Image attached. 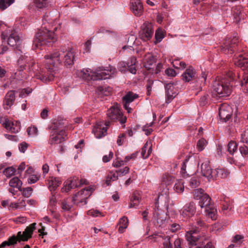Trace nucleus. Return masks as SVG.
I'll use <instances>...</instances> for the list:
<instances>
[{
    "instance_id": "nucleus-52",
    "label": "nucleus",
    "mask_w": 248,
    "mask_h": 248,
    "mask_svg": "<svg viewBox=\"0 0 248 248\" xmlns=\"http://www.w3.org/2000/svg\"><path fill=\"white\" fill-rule=\"evenodd\" d=\"M154 83V81L152 79H148L147 83L146 85L147 90V95L150 96L151 95V92L152 91V85Z\"/></svg>"
},
{
    "instance_id": "nucleus-49",
    "label": "nucleus",
    "mask_w": 248,
    "mask_h": 248,
    "mask_svg": "<svg viewBox=\"0 0 248 248\" xmlns=\"http://www.w3.org/2000/svg\"><path fill=\"white\" fill-rule=\"evenodd\" d=\"M119 177L125 175L129 171V168L128 167H125L123 169H120L116 170Z\"/></svg>"
},
{
    "instance_id": "nucleus-48",
    "label": "nucleus",
    "mask_w": 248,
    "mask_h": 248,
    "mask_svg": "<svg viewBox=\"0 0 248 248\" xmlns=\"http://www.w3.org/2000/svg\"><path fill=\"white\" fill-rule=\"evenodd\" d=\"M32 92V89L31 88L28 87L22 89L20 94L19 97L21 98L25 97L26 95H28Z\"/></svg>"
},
{
    "instance_id": "nucleus-30",
    "label": "nucleus",
    "mask_w": 248,
    "mask_h": 248,
    "mask_svg": "<svg viewBox=\"0 0 248 248\" xmlns=\"http://www.w3.org/2000/svg\"><path fill=\"white\" fill-rule=\"evenodd\" d=\"M104 123L102 121L98 122L96 124V128L99 130L100 134L96 137L98 139H100L102 137L105 136L108 131V127L103 126Z\"/></svg>"
},
{
    "instance_id": "nucleus-43",
    "label": "nucleus",
    "mask_w": 248,
    "mask_h": 248,
    "mask_svg": "<svg viewBox=\"0 0 248 248\" xmlns=\"http://www.w3.org/2000/svg\"><path fill=\"white\" fill-rule=\"evenodd\" d=\"M87 215L92 217H97L99 216L103 217L104 215L99 210L94 209H91L87 211Z\"/></svg>"
},
{
    "instance_id": "nucleus-34",
    "label": "nucleus",
    "mask_w": 248,
    "mask_h": 248,
    "mask_svg": "<svg viewBox=\"0 0 248 248\" xmlns=\"http://www.w3.org/2000/svg\"><path fill=\"white\" fill-rule=\"evenodd\" d=\"M238 148V144L235 141L231 140L228 144L227 150L229 153L233 155L237 151Z\"/></svg>"
},
{
    "instance_id": "nucleus-5",
    "label": "nucleus",
    "mask_w": 248,
    "mask_h": 248,
    "mask_svg": "<svg viewBox=\"0 0 248 248\" xmlns=\"http://www.w3.org/2000/svg\"><path fill=\"white\" fill-rule=\"evenodd\" d=\"M195 69L192 66H190L182 75V78L186 82H189L192 80H194L196 87V89L198 90V92H201L202 91V86L205 84L208 72L202 71L201 74L196 77H195Z\"/></svg>"
},
{
    "instance_id": "nucleus-25",
    "label": "nucleus",
    "mask_w": 248,
    "mask_h": 248,
    "mask_svg": "<svg viewBox=\"0 0 248 248\" xmlns=\"http://www.w3.org/2000/svg\"><path fill=\"white\" fill-rule=\"evenodd\" d=\"M66 139L64 137H59L55 131L51 132L49 137L48 143L53 145L54 144H61L65 141Z\"/></svg>"
},
{
    "instance_id": "nucleus-32",
    "label": "nucleus",
    "mask_w": 248,
    "mask_h": 248,
    "mask_svg": "<svg viewBox=\"0 0 248 248\" xmlns=\"http://www.w3.org/2000/svg\"><path fill=\"white\" fill-rule=\"evenodd\" d=\"M139 95L137 93H134L132 92H128L123 97V102H125L127 103H130L134 101V100L138 98Z\"/></svg>"
},
{
    "instance_id": "nucleus-27",
    "label": "nucleus",
    "mask_w": 248,
    "mask_h": 248,
    "mask_svg": "<svg viewBox=\"0 0 248 248\" xmlns=\"http://www.w3.org/2000/svg\"><path fill=\"white\" fill-rule=\"evenodd\" d=\"M16 91L11 90L9 91L6 94L4 100V104L9 107L12 106L15 101V93Z\"/></svg>"
},
{
    "instance_id": "nucleus-18",
    "label": "nucleus",
    "mask_w": 248,
    "mask_h": 248,
    "mask_svg": "<svg viewBox=\"0 0 248 248\" xmlns=\"http://www.w3.org/2000/svg\"><path fill=\"white\" fill-rule=\"evenodd\" d=\"M234 62L235 65L241 68L243 70L248 68V55L246 54H240L238 56L235 55Z\"/></svg>"
},
{
    "instance_id": "nucleus-29",
    "label": "nucleus",
    "mask_w": 248,
    "mask_h": 248,
    "mask_svg": "<svg viewBox=\"0 0 248 248\" xmlns=\"http://www.w3.org/2000/svg\"><path fill=\"white\" fill-rule=\"evenodd\" d=\"M9 185L11 187L18 188L20 191L22 190V182L17 177L12 178L9 181Z\"/></svg>"
},
{
    "instance_id": "nucleus-8",
    "label": "nucleus",
    "mask_w": 248,
    "mask_h": 248,
    "mask_svg": "<svg viewBox=\"0 0 248 248\" xmlns=\"http://www.w3.org/2000/svg\"><path fill=\"white\" fill-rule=\"evenodd\" d=\"M72 46L71 45L68 44V47L67 48H64V46L61 48V52L60 51H55L60 54L59 59L60 60L57 61L55 60V68L57 66V64L61 63L62 60L61 58H63L62 61L64 65L68 66H71L74 64V62L76 61V58L74 54V52L72 51ZM55 53V52H54Z\"/></svg>"
},
{
    "instance_id": "nucleus-6",
    "label": "nucleus",
    "mask_w": 248,
    "mask_h": 248,
    "mask_svg": "<svg viewBox=\"0 0 248 248\" xmlns=\"http://www.w3.org/2000/svg\"><path fill=\"white\" fill-rule=\"evenodd\" d=\"M232 92V86L228 80L223 79L215 83L212 92V97L217 100L224 99Z\"/></svg>"
},
{
    "instance_id": "nucleus-36",
    "label": "nucleus",
    "mask_w": 248,
    "mask_h": 248,
    "mask_svg": "<svg viewBox=\"0 0 248 248\" xmlns=\"http://www.w3.org/2000/svg\"><path fill=\"white\" fill-rule=\"evenodd\" d=\"M165 37L163 31L161 29H158L156 30L155 32V39L154 44L155 45L160 43L162 39Z\"/></svg>"
},
{
    "instance_id": "nucleus-19",
    "label": "nucleus",
    "mask_w": 248,
    "mask_h": 248,
    "mask_svg": "<svg viewBox=\"0 0 248 248\" xmlns=\"http://www.w3.org/2000/svg\"><path fill=\"white\" fill-rule=\"evenodd\" d=\"M20 38L15 30H12L8 38L7 43L11 46H16L15 50L21 51V46L17 43L19 41Z\"/></svg>"
},
{
    "instance_id": "nucleus-10",
    "label": "nucleus",
    "mask_w": 248,
    "mask_h": 248,
    "mask_svg": "<svg viewBox=\"0 0 248 248\" xmlns=\"http://www.w3.org/2000/svg\"><path fill=\"white\" fill-rule=\"evenodd\" d=\"M239 41L237 37H233L228 42H226L222 46L221 51L225 54H233L239 50Z\"/></svg>"
},
{
    "instance_id": "nucleus-37",
    "label": "nucleus",
    "mask_w": 248,
    "mask_h": 248,
    "mask_svg": "<svg viewBox=\"0 0 248 248\" xmlns=\"http://www.w3.org/2000/svg\"><path fill=\"white\" fill-rule=\"evenodd\" d=\"M62 181L60 180L59 178L55 177L52 180L51 184L49 185L48 188L51 192L54 191L58 186L61 184Z\"/></svg>"
},
{
    "instance_id": "nucleus-44",
    "label": "nucleus",
    "mask_w": 248,
    "mask_h": 248,
    "mask_svg": "<svg viewBox=\"0 0 248 248\" xmlns=\"http://www.w3.org/2000/svg\"><path fill=\"white\" fill-rule=\"evenodd\" d=\"M40 177V174H31L28 178V182L29 184H34L39 181Z\"/></svg>"
},
{
    "instance_id": "nucleus-14",
    "label": "nucleus",
    "mask_w": 248,
    "mask_h": 248,
    "mask_svg": "<svg viewBox=\"0 0 248 248\" xmlns=\"http://www.w3.org/2000/svg\"><path fill=\"white\" fill-rule=\"evenodd\" d=\"M165 90L166 103L169 104L173 100V99L177 95L178 93L174 91V85H176L177 83H175L173 81H170L169 83H166V81L163 82Z\"/></svg>"
},
{
    "instance_id": "nucleus-12",
    "label": "nucleus",
    "mask_w": 248,
    "mask_h": 248,
    "mask_svg": "<svg viewBox=\"0 0 248 248\" xmlns=\"http://www.w3.org/2000/svg\"><path fill=\"white\" fill-rule=\"evenodd\" d=\"M84 181L82 179L79 180L78 177L77 176L71 177L64 182L61 191L62 192H68L71 189L82 186L84 184Z\"/></svg>"
},
{
    "instance_id": "nucleus-31",
    "label": "nucleus",
    "mask_w": 248,
    "mask_h": 248,
    "mask_svg": "<svg viewBox=\"0 0 248 248\" xmlns=\"http://www.w3.org/2000/svg\"><path fill=\"white\" fill-rule=\"evenodd\" d=\"M156 59L153 56H150L146 59V62L144 63V67L147 71H152L153 73L154 71V68L151 67L154 62H155Z\"/></svg>"
},
{
    "instance_id": "nucleus-13",
    "label": "nucleus",
    "mask_w": 248,
    "mask_h": 248,
    "mask_svg": "<svg viewBox=\"0 0 248 248\" xmlns=\"http://www.w3.org/2000/svg\"><path fill=\"white\" fill-rule=\"evenodd\" d=\"M18 70L23 71L29 67L31 69L33 67L35 63V61L31 57H28L25 55H21L17 60Z\"/></svg>"
},
{
    "instance_id": "nucleus-4",
    "label": "nucleus",
    "mask_w": 248,
    "mask_h": 248,
    "mask_svg": "<svg viewBox=\"0 0 248 248\" xmlns=\"http://www.w3.org/2000/svg\"><path fill=\"white\" fill-rule=\"evenodd\" d=\"M60 54L58 52L50 53L45 56L46 61V68L47 69V73L40 74L36 75L37 78L41 80L45 83H47L54 79V76L53 73L55 70V60L57 61L59 59Z\"/></svg>"
},
{
    "instance_id": "nucleus-39",
    "label": "nucleus",
    "mask_w": 248,
    "mask_h": 248,
    "mask_svg": "<svg viewBox=\"0 0 248 248\" xmlns=\"http://www.w3.org/2000/svg\"><path fill=\"white\" fill-rule=\"evenodd\" d=\"M16 172V169L14 167H8L5 168L3 170V174L5 175L7 178H10L13 175H14Z\"/></svg>"
},
{
    "instance_id": "nucleus-62",
    "label": "nucleus",
    "mask_w": 248,
    "mask_h": 248,
    "mask_svg": "<svg viewBox=\"0 0 248 248\" xmlns=\"http://www.w3.org/2000/svg\"><path fill=\"white\" fill-rule=\"evenodd\" d=\"M174 188L177 192L182 193L184 191V186L181 185L179 183L175 184Z\"/></svg>"
},
{
    "instance_id": "nucleus-11",
    "label": "nucleus",
    "mask_w": 248,
    "mask_h": 248,
    "mask_svg": "<svg viewBox=\"0 0 248 248\" xmlns=\"http://www.w3.org/2000/svg\"><path fill=\"white\" fill-rule=\"evenodd\" d=\"M154 34V26L152 23L145 22L140 27L139 37L144 42L150 40Z\"/></svg>"
},
{
    "instance_id": "nucleus-41",
    "label": "nucleus",
    "mask_w": 248,
    "mask_h": 248,
    "mask_svg": "<svg viewBox=\"0 0 248 248\" xmlns=\"http://www.w3.org/2000/svg\"><path fill=\"white\" fill-rule=\"evenodd\" d=\"M15 0H0V9L4 10L10 6Z\"/></svg>"
},
{
    "instance_id": "nucleus-42",
    "label": "nucleus",
    "mask_w": 248,
    "mask_h": 248,
    "mask_svg": "<svg viewBox=\"0 0 248 248\" xmlns=\"http://www.w3.org/2000/svg\"><path fill=\"white\" fill-rule=\"evenodd\" d=\"M207 143V141L204 138H201L197 142V148L199 151H202Z\"/></svg>"
},
{
    "instance_id": "nucleus-63",
    "label": "nucleus",
    "mask_w": 248,
    "mask_h": 248,
    "mask_svg": "<svg viewBox=\"0 0 248 248\" xmlns=\"http://www.w3.org/2000/svg\"><path fill=\"white\" fill-rule=\"evenodd\" d=\"M138 154V152H136L130 155L126 156L124 158V162H127L130 159H135L137 157Z\"/></svg>"
},
{
    "instance_id": "nucleus-22",
    "label": "nucleus",
    "mask_w": 248,
    "mask_h": 248,
    "mask_svg": "<svg viewBox=\"0 0 248 248\" xmlns=\"http://www.w3.org/2000/svg\"><path fill=\"white\" fill-rule=\"evenodd\" d=\"M112 90V88L109 86H99L95 89L96 96L101 98L108 96L110 94Z\"/></svg>"
},
{
    "instance_id": "nucleus-24",
    "label": "nucleus",
    "mask_w": 248,
    "mask_h": 248,
    "mask_svg": "<svg viewBox=\"0 0 248 248\" xmlns=\"http://www.w3.org/2000/svg\"><path fill=\"white\" fill-rule=\"evenodd\" d=\"M202 175L207 177L208 181L210 180L213 178V175L214 173L210 165L208 163L202 164L201 166Z\"/></svg>"
},
{
    "instance_id": "nucleus-33",
    "label": "nucleus",
    "mask_w": 248,
    "mask_h": 248,
    "mask_svg": "<svg viewBox=\"0 0 248 248\" xmlns=\"http://www.w3.org/2000/svg\"><path fill=\"white\" fill-rule=\"evenodd\" d=\"M61 124L62 123L59 121H58V122L54 123V128H53V131H55V132L57 133V134H58V136L59 137H64L67 139V138H66L67 137V134L66 133V131L65 130L62 129L58 131L59 126H60Z\"/></svg>"
},
{
    "instance_id": "nucleus-3",
    "label": "nucleus",
    "mask_w": 248,
    "mask_h": 248,
    "mask_svg": "<svg viewBox=\"0 0 248 248\" xmlns=\"http://www.w3.org/2000/svg\"><path fill=\"white\" fill-rule=\"evenodd\" d=\"M36 223L34 222L27 226L22 232L19 231L16 235L13 234L9 237L7 240L1 243V247H6L15 246L17 242H27L32 237L34 231L36 229Z\"/></svg>"
},
{
    "instance_id": "nucleus-56",
    "label": "nucleus",
    "mask_w": 248,
    "mask_h": 248,
    "mask_svg": "<svg viewBox=\"0 0 248 248\" xmlns=\"http://www.w3.org/2000/svg\"><path fill=\"white\" fill-rule=\"evenodd\" d=\"M165 242H163V245L164 248H172V245L170 243V237L167 236L165 238Z\"/></svg>"
},
{
    "instance_id": "nucleus-20",
    "label": "nucleus",
    "mask_w": 248,
    "mask_h": 248,
    "mask_svg": "<svg viewBox=\"0 0 248 248\" xmlns=\"http://www.w3.org/2000/svg\"><path fill=\"white\" fill-rule=\"evenodd\" d=\"M130 9L133 12L134 15L140 16L142 13L143 7L140 0H131Z\"/></svg>"
},
{
    "instance_id": "nucleus-40",
    "label": "nucleus",
    "mask_w": 248,
    "mask_h": 248,
    "mask_svg": "<svg viewBox=\"0 0 248 248\" xmlns=\"http://www.w3.org/2000/svg\"><path fill=\"white\" fill-rule=\"evenodd\" d=\"M214 173H216V175L220 177L221 178H226L229 174V172L224 169H217L214 170Z\"/></svg>"
},
{
    "instance_id": "nucleus-2",
    "label": "nucleus",
    "mask_w": 248,
    "mask_h": 248,
    "mask_svg": "<svg viewBox=\"0 0 248 248\" xmlns=\"http://www.w3.org/2000/svg\"><path fill=\"white\" fill-rule=\"evenodd\" d=\"M57 40V35L53 31L42 28L36 33L33 41V46L35 48H41L44 46H52Z\"/></svg>"
},
{
    "instance_id": "nucleus-64",
    "label": "nucleus",
    "mask_w": 248,
    "mask_h": 248,
    "mask_svg": "<svg viewBox=\"0 0 248 248\" xmlns=\"http://www.w3.org/2000/svg\"><path fill=\"white\" fill-rule=\"evenodd\" d=\"M62 208L64 211H69L71 209V206L68 205L65 202H62Z\"/></svg>"
},
{
    "instance_id": "nucleus-54",
    "label": "nucleus",
    "mask_w": 248,
    "mask_h": 248,
    "mask_svg": "<svg viewBox=\"0 0 248 248\" xmlns=\"http://www.w3.org/2000/svg\"><path fill=\"white\" fill-rule=\"evenodd\" d=\"M156 221H157V225L161 227L162 225L164 223V222L166 220V217H161L158 213H156Z\"/></svg>"
},
{
    "instance_id": "nucleus-28",
    "label": "nucleus",
    "mask_w": 248,
    "mask_h": 248,
    "mask_svg": "<svg viewBox=\"0 0 248 248\" xmlns=\"http://www.w3.org/2000/svg\"><path fill=\"white\" fill-rule=\"evenodd\" d=\"M3 124L4 125V127L7 129L11 131L13 133H18L20 129V127H14L13 125L14 124L13 122H10L8 118L5 119V122L3 123Z\"/></svg>"
},
{
    "instance_id": "nucleus-57",
    "label": "nucleus",
    "mask_w": 248,
    "mask_h": 248,
    "mask_svg": "<svg viewBox=\"0 0 248 248\" xmlns=\"http://www.w3.org/2000/svg\"><path fill=\"white\" fill-rule=\"evenodd\" d=\"M29 146V144L26 142H22L19 145V150L20 152L24 153Z\"/></svg>"
},
{
    "instance_id": "nucleus-38",
    "label": "nucleus",
    "mask_w": 248,
    "mask_h": 248,
    "mask_svg": "<svg viewBox=\"0 0 248 248\" xmlns=\"http://www.w3.org/2000/svg\"><path fill=\"white\" fill-rule=\"evenodd\" d=\"M191 157L190 155L186 156V158L184 159L182 164L181 169V172L183 177L189 176V175L186 173V164L189 161V158Z\"/></svg>"
},
{
    "instance_id": "nucleus-45",
    "label": "nucleus",
    "mask_w": 248,
    "mask_h": 248,
    "mask_svg": "<svg viewBox=\"0 0 248 248\" xmlns=\"http://www.w3.org/2000/svg\"><path fill=\"white\" fill-rule=\"evenodd\" d=\"M128 66V64L127 62L122 61L118 63V68L121 72L125 73L127 71Z\"/></svg>"
},
{
    "instance_id": "nucleus-50",
    "label": "nucleus",
    "mask_w": 248,
    "mask_h": 248,
    "mask_svg": "<svg viewBox=\"0 0 248 248\" xmlns=\"http://www.w3.org/2000/svg\"><path fill=\"white\" fill-rule=\"evenodd\" d=\"M208 94H205L204 95L201 97L199 100V105L201 107L205 106L208 103Z\"/></svg>"
},
{
    "instance_id": "nucleus-9",
    "label": "nucleus",
    "mask_w": 248,
    "mask_h": 248,
    "mask_svg": "<svg viewBox=\"0 0 248 248\" xmlns=\"http://www.w3.org/2000/svg\"><path fill=\"white\" fill-rule=\"evenodd\" d=\"M200 232L201 229L199 227H192L191 230L186 232L185 237L188 242L189 248L197 246V242L202 237Z\"/></svg>"
},
{
    "instance_id": "nucleus-35",
    "label": "nucleus",
    "mask_w": 248,
    "mask_h": 248,
    "mask_svg": "<svg viewBox=\"0 0 248 248\" xmlns=\"http://www.w3.org/2000/svg\"><path fill=\"white\" fill-rule=\"evenodd\" d=\"M243 80L241 81L240 84L244 92L248 93V72L244 73Z\"/></svg>"
},
{
    "instance_id": "nucleus-51",
    "label": "nucleus",
    "mask_w": 248,
    "mask_h": 248,
    "mask_svg": "<svg viewBox=\"0 0 248 248\" xmlns=\"http://www.w3.org/2000/svg\"><path fill=\"white\" fill-rule=\"evenodd\" d=\"M200 184V182L196 177H193L189 181V185L191 187H196Z\"/></svg>"
},
{
    "instance_id": "nucleus-16",
    "label": "nucleus",
    "mask_w": 248,
    "mask_h": 248,
    "mask_svg": "<svg viewBox=\"0 0 248 248\" xmlns=\"http://www.w3.org/2000/svg\"><path fill=\"white\" fill-rule=\"evenodd\" d=\"M179 212L180 215L186 219L193 217L196 212L195 203L193 201L186 203Z\"/></svg>"
},
{
    "instance_id": "nucleus-1",
    "label": "nucleus",
    "mask_w": 248,
    "mask_h": 248,
    "mask_svg": "<svg viewBox=\"0 0 248 248\" xmlns=\"http://www.w3.org/2000/svg\"><path fill=\"white\" fill-rule=\"evenodd\" d=\"M194 198L199 200V204L202 208H205V212L207 216L213 220L217 219V209L215 208L214 205L211 202V198L204 192L203 189H195L194 191Z\"/></svg>"
},
{
    "instance_id": "nucleus-60",
    "label": "nucleus",
    "mask_w": 248,
    "mask_h": 248,
    "mask_svg": "<svg viewBox=\"0 0 248 248\" xmlns=\"http://www.w3.org/2000/svg\"><path fill=\"white\" fill-rule=\"evenodd\" d=\"M131 40L132 41V42L130 44H129V45H127L124 46L123 47V48H122V49L123 50H126L127 48H130V49H132V48L133 49V45L135 43V41L136 40V38H135L134 36H131Z\"/></svg>"
},
{
    "instance_id": "nucleus-53",
    "label": "nucleus",
    "mask_w": 248,
    "mask_h": 248,
    "mask_svg": "<svg viewBox=\"0 0 248 248\" xmlns=\"http://www.w3.org/2000/svg\"><path fill=\"white\" fill-rule=\"evenodd\" d=\"M165 73L168 76L172 77H175L177 74V73L174 69L170 68H168L166 69Z\"/></svg>"
},
{
    "instance_id": "nucleus-17",
    "label": "nucleus",
    "mask_w": 248,
    "mask_h": 248,
    "mask_svg": "<svg viewBox=\"0 0 248 248\" xmlns=\"http://www.w3.org/2000/svg\"><path fill=\"white\" fill-rule=\"evenodd\" d=\"M107 115L108 118L112 122L117 121L119 118L123 116V114L121 111L117 103L108 110Z\"/></svg>"
},
{
    "instance_id": "nucleus-21",
    "label": "nucleus",
    "mask_w": 248,
    "mask_h": 248,
    "mask_svg": "<svg viewBox=\"0 0 248 248\" xmlns=\"http://www.w3.org/2000/svg\"><path fill=\"white\" fill-rule=\"evenodd\" d=\"M141 200L140 192L139 191H134L130 196V203L128 205L129 208H136Z\"/></svg>"
},
{
    "instance_id": "nucleus-59",
    "label": "nucleus",
    "mask_w": 248,
    "mask_h": 248,
    "mask_svg": "<svg viewBox=\"0 0 248 248\" xmlns=\"http://www.w3.org/2000/svg\"><path fill=\"white\" fill-rule=\"evenodd\" d=\"M38 130L36 127H29L27 129V132L29 135L32 134H36L37 133Z\"/></svg>"
},
{
    "instance_id": "nucleus-58",
    "label": "nucleus",
    "mask_w": 248,
    "mask_h": 248,
    "mask_svg": "<svg viewBox=\"0 0 248 248\" xmlns=\"http://www.w3.org/2000/svg\"><path fill=\"white\" fill-rule=\"evenodd\" d=\"M118 224H119L120 225L126 226V227H127L128 224V220L127 217L125 216L121 217L119 220Z\"/></svg>"
},
{
    "instance_id": "nucleus-23",
    "label": "nucleus",
    "mask_w": 248,
    "mask_h": 248,
    "mask_svg": "<svg viewBox=\"0 0 248 248\" xmlns=\"http://www.w3.org/2000/svg\"><path fill=\"white\" fill-rule=\"evenodd\" d=\"M94 187L89 186L88 187H86L83 189H82L80 191L75 193L72 198V202L74 204H75L76 201L77 200V198L78 195H84L86 197H89L92 194V193L94 191Z\"/></svg>"
},
{
    "instance_id": "nucleus-47",
    "label": "nucleus",
    "mask_w": 248,
    "mask_h": 248,
    "mask_svg": "<svg viewBox=\"0 0 248 248\" xmlns=\"http://www.w3.org/2000/svg\"><path fill=\"white\" fill-rule=\"evenodd\" d=\"M239 152L244 158H248V147L244 145L239 147Z\"/></svg>"
},
{
    "instance_id": "nucleus-26",
    "label": "nucleus",
    "mask_w": 248,
    "mask_h": 248,
    "mask_svg": "<svg viewBox=\"0 0 248 248\" xmlns=\"http://www.w3.org/2000/svg\"><path fill=\"white\" fill-rule=\"evenodd\" d=\"M233 22L238 23L242 18L244 19L245 15L242 12V8L240 6H237L232 11Z\"/></svg>"
},
{
    "instance_id": "nucleus-7",
    "label": "nucleus",
    "mask_w": 248,
    "mask_h": 248,
    "mask_svg": "<svg viewBox=\"0 0 248 248\" xmlns=\"http://www.w3.org/2000/svg\"><path fill=\"white\" fill-rule=\"evenodd\" d=\"M83 77L87 80H101L109 78L111 76L109 74V70L103 67H98L95 71L90 69H83Z\"/></svg>"
},
{
    "instance_id": "nucleus-15",
    "label": "nucleus",
    "mask_w": 248,
    "mask_h": 248,
    "mask_svg": "<svg viewBox=\"0 0 248 248\" xmlns=\"http://www.w3.org/2000/svg\"><path fill=\"white\" fill-rule=\"evenodd\" d=\"M232 112V108L230 105L222 104L219 108L218 115L222 121L226 123L231 119Z\"/></svg>"
},
{
    "instance_id": "nucleus-61",
    "label": "nucleus",
    "mask_w": 248,
    "mask_h": 248,
    "mask_svg": "<svg viewBox=\"0 0 248 248\" xmlns=\"http://www.w3.org/2000/svg\"><path fill=\"white\" fill-rule=\"evenodd\" d=\"M183 241V240L180 238L176 239L174 242V248H183L182 244Z\"/></svg>"
},
{
    "instance_id": "nucleus-46",
    "label": "nucleus",
    "mask_w": 248,
    "mask_h": 248,
    "mask_svg": "<svg viewBox=\"0 0 248 248\" xmlns=\"http://www.w3.org/2000/svg\"><path fill=\"white\" fill-rule=\"evenodd\" d=\"M21 191L23 197L25 198H29L31 195L32 192L33 191V188L31 187L23 188Z\"/></svg>"
},
{
    "instance_id": "nucleus-55",
    "label": "nucleus",
    "mask_w": 248,
    "mask_h": 248,
    "mask_svg": "<svg viewBox=\"0 0 248 248\" xmlns=\"http://www.w3.org/2000/svg\"><path fill=\"white\" fill-rule=\"evenodd\" d=\"M13 221L17 224H24L27 221V217H25L20 216L16 218H14Z\"/></svg>"
}]
</instances>
